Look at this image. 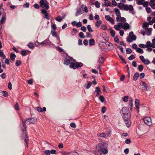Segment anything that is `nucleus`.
<instances>
[{"label": "nucleus", "mask_w": 155, "mask_h": 155, "mask_svg": "<svg viewBox=\"0 0 155 155\" xmlns=\"http://www.w3.org/2000/svg\"><path fill=\"white\" fill-rule=\"evenodd\" d=\"M125 124L127 127H130L131 124V114L121 115Z\"/></svg>", "instance_id": "nucleus-1"}, {"label": "nucleus", "mask_w": 155, "mask_h": 155, "mask_svg": "<svg viewBox=\"0 0 155 155\" xmlns=\"http://www.w3.org/2000/svg\"><path fill=\"white\" fill-rule=\"evenodd\" d=\"M118 7L120 9H122V8H123L124 9L125 11L129 10L132 11L134 10V8L132 5H124L121 3H119L117 5Z\"/></svg>", "instance_id": "nucleus-2"}, {"label": "nucleus", "mask_w": 155, "mask_h": 155, "mask_svg": "<svg viewBox=\"0 0 155 155\" xmlns=\"http://www.w3.org/2000/svg\"><path fill=\"white\" fill-rule=\"evenodd\" d=\"M83 65V63L81 62H76L75 63L71 62L69 65V67L70 68H72L73 69L75 70L82 67Z\"/></svg>", "instance_id": "nucleus-3"}, {"label": "nucleus", "mask_w": 155, "mask_h": 155, "mask_svg": "<svg viewBox=\"0 0 155 155\" xmlns=\"http://www.w3.org/2000/svg\"><path fill=\"white\" fill-rule=\"evenodd\" d=\"M129 36L127 38V41L129 43L131 42L133 40L135 41L136 39V36L134 34L133 31H130L129 33Z\"/></svg>", "instance_id": "nucleus-4"}, {"label": "nucleus", "mask_w": 155, "mask_h": 155, "mask_svg": "<svg viewBox=\"0 0 155 155\" xmlns=\"http://www.w3.org/2000/svg\"><path fill=\"white\" fill-rule=\"evenodd\" d=\"M22 133L21 134V137L22 139H25L24 141L26 143V145L27 147H28V137L27 134V131H21Z\"/></svg>", "instance_id": "nucleus-5"}, {"label": "nucleus", "mask_w": 155, "mask_h": 155, "mask_svg": "<svg viewBox=\"0 0 155 155\" xmlns=\"http://www.w3.org/2000/svg\"><path fill=\"white\" fill-rule=\"evenodd\" d=\"M39 3L40 6L42 8H45L47 10L49 8V3L47 1L45 2L43 0L40 1Z\"/></svg>", "instance_id": "nucleus-6"}, {"label": "nucleus", "mask_w": 155, "mask_h": 155, "mask_svg": "<svg viewBox=\"0 0 155 155\" xmlns=\"http://www.w3.org/2000/svg\"><path fill=\"white\" fill-rule=\"evenodd\" d=\"M120 113L121 115L130 114L129 108L127 107H124L122 108L120 110Z\"/></svg>", "instance_id": "nucleus-7"}, {"label": "nucleus", "mask_w": 155, "mask_h": 155, "mask_svg": "<svg viewBox=\"0 0 155 155\" xmlns=\"http://www.w3.org/2000/svg\"><path fill=\"white\" fill-rule=\"evenodd\" d=\"M25 123L24 119L22 120V123L20 124V127L21 131H27V126Z\"/></svg>", "instance_id": "nucleus-8"}, {"label": "nucleus", "mask_w": 155, "mask_h": 155, "mask_svg": "<svg viewBox=\"0 0 155 155\" xmlns=\"http://www.w3.org/2000/svg\"><path fill=\"white\" fill-rule=\"evenodd\" d=\"M111 130L109 129L108 131L107 132V133H101L99 134H97V136L98 137L106 138L107 137L109 136V135L110 134V133H111Z\"/></svg>", "instance_id": "nucleus-9"}, {"label": "nucleus", "mask_w": 155, "mask_h": 155, "mask_svg": "<svg viewBox=\"0 0 155 155\" xmlns=\"http://www.w3.org/2000/svg\"><path fill=\"white\" fill-rule=\"evenodd\" d=\"M25 121L27 122L29 124H34L37 121V119L35 117L27 118Z\"/></svg>", "instance_id": "nucleus-10"}, {"label": "nucleus", "mask_w": 155, "mask_h": 155, "mask_svg": "<svg viewBox=\"0 0 155 155\" xmlns=\"http://www.w3.org/2000/svg\"><path fill=\"white\" fill-rule=\"evenodd\" d=\"M147 84L143 81H142L141 83L138 86V87L140 89L146 91H147Z\"/></svg>", "instance_id": "nucleus-11"}, {"label": "nucleus", "mask_w": 155, "mask_h": 155, "mask_svg": "<svg viewBox=\"0 0 155 155\" xmlns=\"http://www.w3.org/2000/svg\"><path fill=\"white\" fill-rule=\"evenodd\" d=\"M143 120L144 123L148 126L151 124V119L150 117H146L143 118Z\"/></svg>", "instance_id": "nucleus-12"}, {"label": "nucleus", "mask_w": 155, "mask_h": 155, "mask_svg": "<svg viewBox=\"0 0 155 155\" xmlns=\"http://www.w3.org/2000/svg\"><path fill=\"white\" fill-rule=\"evenodd\" d=\"M114 10V11L115 12L116 15L117 16L116 17L117 21L118 22L120 21V20H119V17L120 16L121 14L120 11L119 9L117 8H115Z\"/></svg>", "instance_id": "nucleus-13"}, {"label": "nucleus", "mask_w": 155, "mask_h": 155, "mask_svg": "<svg viewBox=\"0 0 155 155\" xmlns=\"http://www.w3.org/2000/svg\"><path fill=\"white\" fill-rule=\"evenodd\" d=\"M105 145V143H100L98 145L97 147V150L99 151L102 150L104 149Z\"/></svg>", "instance_id": "nucleus-14"}, {"label": "nucleus", "mask_w": 155, "mask_h": 155, "mask_svg": "<svg viewBox=\"0 0 155 155\" xmlns=\"http://www.w3.org/2000/svg\"><path fill=\"white\" fill-rule=\"evenodd\" d=\"M41 13L44 14L45 16L44 18H46L47 20H49L50 19L49 17V14L47 11L44 9H43L41 11Z\"/></svg>", "instance_id": "nucleus-15"}, {"label": "nucleus", "mask_w": 155, "mask_h": 155, "mask_svg": "<svg viewBox=\"0 0 155 155\" xmlns=\"http://www.w3.org/2000/svg\"><path fill=\"white\" fill-rule=\"evenodd\" d=\"M84 12L83 11V8L82 7L77 8V11L75 14L76 16H77L79 15L82 14Z\"/></svg>", "instance_id": "nucleus-16"}, {"label": "nucleus", "mask_w": 155, "mask_h": 155, "mask_svg": "<svg viewBox=\"0 0 155 155\" xmlns=\"http://www.w3.org/2000/svg\"><path fill=\"white\" fill-rule=\"evenodd\" d=\"M105 17L106 20L109 21L113 24H114V19L111 18L109 15H106L105 16Z\"/></svg>", "instance_id": "nucleus-17"}, {"label": "nucleus", "mask_w": 155, "mask_h": 155, "mask_svg": "<svg viewBox=\"0 0 155 155\" xmlns=\"http://www.w3.org/2000/svg\"><path fill=\"white\" fill-rule=\"evenodd\" d=\"M121 26V28L125 30L129 29L130 28V25L127 22L124 23L123 25L122 24Z\"/></svg>", "instance_id": "nucleus-18"}, {"label": "nucleus", "mask_w": 155, "mask_h": 155, "mask_svg": "<svg viewBox=\"0 0 155 155\" xmlns=\"http://www.w3.org/2000/svg\"><path fill=\"white\" fill-rule=\"evenodd\" d=\"M71 60L68 58H67V57H66V58L64 59V64L66 65H68L69 64H70Z\"/></svg>", "instance_id": "nucleus-19"}, {"label": "nucleus", "mask_w": 155, "mask_h": 155, "mask_svg": "<svg viewBox=\"0 0 155 155\" xmlns=\"http://www.w3.org/2000/svg\"><path fill=\"white\" fill-rule=\"evenodd\" d=\"M10 55L11 60L13 61H14L16 57V55L13 52L11 53Z\"/></svg>", "instance_id": "nucleus-20"}, {"label": "nucleus", "mask_w": 155, "mask_h": 155, "mask_svg": "<svg viewBox=\"0 0 155 155\" xmlns=\"http://www.w3.org/2000/svg\"><path fill=\"white\" fill-rule=\"evenodd\" d=\"M122 24L121 23H119L118 25H116L114 26V28L117 31H119L121 27V25Z\"/></svg>", "instance_id": "nucleus-21"}, {"label": "nucleus", "mask_w": 155, "mask_h": 155, "mask_svg": "<svg viewBox=\"0 0 155 155\" xmlns=\"http://www.w3.org/2000/svg\"><path fill=\"white\" fill-rule=\"evenodd\" d=\"M95 89L94 93H96V96H97L100 94L99 93L101 92V90L98 87H96Z\"/></svg>", "instance_id": "nucleus-22"}, {"label": "nucleus", "mask_w": 155, "mask_h": 155, "mask_svg": "<svg viewBox=\"0 0 155 155\" xmlns=\"http://www.w3.org/2000/svg\"><path fill=\"white\" fill-rule=\"evenodd\" d=\"M49 41V40L48 38L45 39L42 42V46H46L47 45H49V43L48 42Z\"/></svg>", "instance_id": "nucleus-23"}, {"label": "nucleus", "mask_w": 155, "mask_h": 155, "mask_svg": "<svg viewBox=\"0 0 155 155\" xmlns=\"http://www.w3.org/2000/svg\"><path fill=\"white\" fill-rule=\"evenodd\" d=\"M89 45L90 46L95 45V40L94 39L91 38L89 41Z\"/></svg>", "instance_id": "nucleus-24"}, {"label": "nucleus", "mask_w": 155, "mask_h": 155, "mask_svg": "<svg viewBox=\"0 0 155 155\" xmlns=\"http://www.w3.org/2000/svg\"><path fill=\"white\" fill-rule=\"evenodd\" d=\"M139 77V74L138 72H136L135 73L133 78V80L134 81H136Z\"/></svg>", "instance_id": "nucleus-25"}, {"label": "nucleus", "mask_w": 155, "mask_h": 155, "mask_svg": "<svg viewBox=\"0 0 155 155\" xmlns=\"http://www.w3.org/2000/svg\"><path fill=\"white\" fill-rule=\"evenodd\" d=\"M129 101V104L128 106L130 110H131L132 109V107L133 106V100L132 99H130Z\"/></svg>", "instance_id": "nucleus-26"}, {"label": "nucleus", "mask_w": 155, "mask_h": 155, "mask_svg": "<svg viewBox=\"0 0 155 155\" xmlns=\"http://www.w3.org/2000/svg\"><path fill=\"white\" fill-rule=\"evenodd\" d=\"M147 30L146 31V34L147 36H149L151 34V31H152V29L151 28H147Z\"/></svg>", "instance_id": "nucleus-27"}, {"label": "nucleus", "mask_w": 155, "mask_h": 155, "mask_svg": "<svg viewBox=\"0 0 155 155\" xmlns=\"http://www.w3.org/2000/svg\"><path fill=\"white\" fill-rule=\"evenodd\" d=\"M148 23L147 22H145L143 23L142 28L144 29L145 30H146L148 28Z\"/></svg>", "instance_id": "nucleus-28"}, {"label": "nucleus", "mask_w": 155, "mask_h": 155, "mask_svg": "<svg viewBox=\"0 0 155 155\" xmlns=\"http://www.w3.org/2000/svg\"><path fill=\"white\" fill-rule=\"evenodd\" d=\"M102 21L101 20H99L97 21L95 23V26L97 28H99L101 25L102 24Z\"/></svg>", "instance_id": "nucleus-29"}, {"label": "nucleus", "mask_w": 155, "mask_h": 155, "mask_svg": "<svg viewBox=\"0 0 155 155\" xmlns=\"http://www.w3.org/2000/svg\"><path fill=\"white\" fill-rule=\"evenodd\" d=\"M99 99L102 102H105V99L104 97L102 95H100L99 97Z\"/></svg>", "instance_id": "nucleus-30"}, {"label": "nucleus", "mask_w": 155, "mask_h": 155, "mask_svg": "<svg viewBox=\"0 0 155 155\" xmlns=\"http://www.w3.org/2000/svg\"><path fill=\"white\" fill-rule=\"evenodd\" d=\"M62 154V155H74V154L72 153H69L67 152H60Z\"/></svg>", "instance_id": "nucleus-31"}, {"label": "nucleus", "mask_w": 155, "mask_h": 155, "mask_svg": "<svg viewBox=\"0 0 155 155\" xmlns=\"http://www.w3.org/2000/svg\"><path fill=\"white\" fill-rule=\"evenodd\" d=\"M28 46L31 49H33L34 48V44L31 42H29L28 44Z\"/></svg>", "instance_id": "nucleus-32"}, {"label": "nucleus", "mask_w": 155, "mask_h": 155, "mask_svg": "<svg viewBox=\"0 0 155 155\" xmlns=\"http://www.w3.org/2000/svg\"><path fill=\"white\" fill-rule=\"evenodd\" d=\"M136 51L141 54H142L143 53V49L140 48H137L136 50Z\"/></svg>", "instance_id": "nucleus-33"}, {"label": "nucleus", "mask_w": 155, "mask_h": 155, "mask_svg": "<svg viewBox=\"0 0 155 155\" xmlns=\"http://www.w3.org/2000/svg\"><path fill=\"white\" fill-rule=\"evenodd\" d=\"M104 42H101L99 44V46L101 48V49L102 51L104 50Z\"/></svg>", "instance_id": "nucleus-34"}, {"label": "nucleus", "mask_w": 155, "mask_h": 155, "mask_svg": "<svg viewBox=\"0 0 155 155\" xmlns=\"http://www.w3.org/2000/svg\"><path fill=\"white\" fill-rule=\"evenodd\" d=\"M143 69V66L142 64L139 65L138 66V69L139 71L140 72H141L142 71Z\"/></svg>", "instance_id": "nucleus-35"}, {"label": "nucleus", "mask_w": 155, "mask_h": 155, "mask_svg": "<svg viewBox=\"0 0 155 155\" xmlns=\"http://www.w3.org/2000/svg\"><path fill=\"white\" fill-rule=\"evenodd\" d=\"M2 95L5 97H8V94L7 92L5 91H2Z\"/></svg>", "instance_id": "nucleus-36"}, {"label": "nucleus", "mask_w": 155, "mask_h": 155, "mask_svg": "<svg viewBox=\"0 0 155 155\" xmlns=\"http://www.w3.org/2000/svg\"><path fill=\"white\" fill-rule=\"evenodd\" d=\"M119 20H120V21H121L122 22H125L126 20L125 18L123 17H121L120 16L119 17Z\"/></svg>", "instance_id": "nucleus-37"}, {"label": "nucleus", "mask_w": 155, "mask_h": 155, "mask_svg": "<svg viewBox=\"0 0 155 155\" xmlns=\"http://www.w3.org/2000/svg\"><path fill=\"white\" fill-rule=\"evenodd\" d=\"M104 58L103 57H100L98 60V62L100 64H102L104 61Z\"/></svg>", "instance_id": "nucleus-38"}, {"label": "nucleus", "mask_w": 155, "mask_h": 155, "mask_svg": "<svg viewBox=\"0 0 155 155\" xmlns=\"http://www.w3.org/2000/svg\"><path fill=\"white\" fill-rule=\"evenodd\" d=\"M100 152H102L104 154H106L108 153V150L107 149H104Z\"/></svg>", "instance_id": "nucleus-39"}, {"label": "nucleus", "mask_w": 155, "mask_h": 155, "mask_svg": "<svg viewBox=\"0 0 155 155\" xmlns=\"http://www.w3.org/2000/svg\"><path fill=\"white\" fill-rule=\"evenodd\" d=\"M144 0H139L137 2V4L138 5H143Z\"/></svg>", "instance_id": "nucleus-40"}, {"label": "nucleus", "mask_w": 155, "mask_h": 155, "mask_svg": "<svg viewBox=\"0 0 155 155\" xmlns=\"http://www.w3.org/2000/svg\"><path fill=\"white\" fill-rule=\"evenodd\" d=\"M110 33L111 35V36L113 37H114L115 35V33L114 31L112 29H111L110 31Z\"/></svg>", "instance_id": "nucleus-41"}, {"label": "nucleus", "mask_w": 155, "mask_h": 155, "mask_svg": "<svg viewBox=\"0 0 155 155\" xmlns=\"http://www.w3.org/2000/svg\"><path fill=\"white\" fill-rule=\"evenodd\" d=\"M51 34L54 37H56L57 35V34L55 31L52 30L51 31Z\"/></svg>", "instance_id": "nucleus-42"}, {"label": "nucleus", "mask_w": 155, "mask_h": 155, "mask_svg": "<svg viewBox=\"0 0 155 155\" xmlns=\"http://www.w3.org/2000/svg\"><path fill=\"white\" fill-rule=\"evenodd\" d=\"M143 62L146 65L149 64L150 63V61L148 59H145Z\"/></svg>", "instance_id": "nucleus-43"}, {"label": "nucleus", "mask_w": 155, "mask_h": 155, "mask_svg": "<svg viewBox=\"0 0 155 155\" xmlns=\"http://www.w3.org/2000/svg\"><path fill=\"white\" fill-rule=\"evenodd\" d=\"M111 4L110 2L109 1H107V2H104V5L105 6L108 7L110 6Z\"/></svg>", "instance_id": "nucleus-44"}, {"label": "nucleus", "mask_w": 155, "mask_h": 155, "mask_svg": "<svg viewBox=\"0 0 155 155\" xmlns=\"http://www.w3.org/2000/svg\"><path fill=\"white\" fill-rule=\"evenodd\" d=\"M95 5L97 8H99L100 7V4L99 2L96 1L95 2Z\"/></svg>", "instance_id": "nucleus-45"}, {"label": "nucleus", "mask_w": 155, "mask_h": 155, "mask_svg": "<svg viewBox=\"0 0 155 155\" xmlns=\"http://www.w3.org/2000/svg\"><path fill=\"white\" fill-rule=\"evenodd\" d=\"M118 55L121 61L124 63L125 64H126V62L125 60L123 58V57L119 54H118Z\"/></svg>", "instance_id": "nucleus-46"}, {"label": "nucleus", "mask_w": 155, "mask_h": 155, "mask_svg": "<svg viewBox=\"0 0 155 155\" xmlns=\"http://www.w3.org/2000/svg\"><path fill=\"white\" fill-rule=\"evenodd\" d=\"M149 5L150 6L155 5V0H150Z\"/></svg>", "instance_id": "nucleus-47"}, {"label": "nucleus", "mask_w": 155, "mask_h": 155, "mask_svg": "<svg viewBox=\"0 0 155 155\" xmlns=\"http://www.w3.org/2000/svg\"><path fill=\"white\" fill-rule=\"evenodd\" d=\"M87 29L88 31L90 32H92L93 31V30L91 28V25H88L87 27Z\"/></svg>", "instance_id": "nucleus-48"}, {"label": "nucleus", "mask_w": 155, "mask_h": 155, "mask_svg": "<svg viewBox=\"0 0 155 155\" xmlns=\"http://www.w3.org/2000/svg\"><path fill=\"white\" fill-rule=\"evenodd\" d=\"M21 64V61L20 60H17L15 63V66H19Z\"/></svg>", "instance_id": "nucleus-49"}, {"label": "nucleus", "mask_w": 155, "mask_h": 155, "mask_svg": "<svg viewBox=\"0 0 155 155\" xmlns=\"http://www.w3.org/2000/svg\"><path fill=\"white\" fill-rule=\"evenodd\" d=\"M6 20V18L5 16H3L0 21V24H3V23Z\"/></svg>", "instance_id": "nucleus-50"}, {"label": "nucleus", "mask_w": 155, "mask_h": 155, "mask_svg": "<svg viewBox=\"0 0 155 155\" xmlns=\"http://www.w3.org/2000/svg\"><path fill=\"white\" fill-rule=\"evenodd\" d=\"M14 107L16 110H19V106L18 103H16Z\"/></svg>", "instance_id": "nucleus-51"}, {"label": "nucleus", "mask_w": 155, "mask_h": 155, "mask_svg": "<svg viewBox=\"0 0 155 155\" xmlns=\"http://www.w3.org/2000/svg\"><path fill=\"white\" fill-rule=\"evenodd\" d=\"M126 52L127 54H130L132 52V50L130 48H127L126 49Z\"/></svg>", "instance_id": "nucleus-52"}, {"label": "nucleus", "mask_w": 155, "mask_h": 155, "mask_svg": "<svg viewBox=\"0 0 155 155\" xmlns=\"http://www.w3.org/2000/svg\"><path fill=\"white\" fill-rule=\"evenodd\" d=\"M143 5L144 7L147 8L148 7L147 6L149 5V2H148L145 1H144Z\"/></svg>", "instance_id": "nucleus-53"}, {"label": "nucleus", "mask_w": 155, "mask_h": 155, "mask_svg": "<svg viewBox=\"0 0 155 155\" xmlns=\"http://www.w3.org/2000/svg\"><path fill=\"white\" fill-rule=\"evenodd\" d=\"M77 32V31L76 29L73 28L71 32V34L72 35H74Z\"/></svg>", "instance_id": "nucleus-54"}, {"label": "nucleus", "mask_w": 155, "mask_h": 155, "mask_svg": "<svg viewBox=\"0 0 155 155\" xmlns=\"http://www.w3.org/2000/svg\"><path fill=\"white\" fill-rule=\"evenodd\" d=\"M79 36L81 38H84L85 37L84 36V33L82 32H81L79 33Z\"/></svg>", "instance_id": "nucleus-55"}, {"label": "nucleus", "mask_w": 155, "mask_h": 155, "mask_svg": "<svg viewBox=\"0 0 155 155\" xmlns=\"http://www.w3.org/2000/svg\"><path fill=\"white\" fill-rule=\"evenodd\" d=\"M151 45V42L150 41H147V45H146V48H148L150 47Z\"/></svg>", "instance_id": "nucleus-56"}, {"label": "nucleus", "mask_w": 155, "mask_h": 155, "mask_svg": "<svg viewBox=\"0 0 155 155\" xmlns=\"http://www.w3.org/2000/svg\"><path fill=\"white\" fill-rule=\"evenodd\" d=\"M21 54L23 56H25L27 54L26 51L23 50L21 51Z\"/></svg>", "instance_id": "nucleus-57"}, {"label": "nucleus", "mask_w": 155, "mask_h": 155, "mask_svg": "<svg viewBox=\"0 0 155 155\" xmlns=\"http://www.w3.org/2000/svg\"><path fill=\"white\" fill-rule=\"evenodd\" d=\"M146 11L148 13H150L151 12V10L149 7H147L146 8Z\"/></svg>", "instance_id": "nucleus-58"}, {"label": "nucleus", "mask_w": 155, "mask_h": 155, "mask_svg": "<svg viewBox=\"0 0 155 155\" xmlns=\"http://www.w3.org/2000/svg\"><path fill=\"white\" fill-rule=\"evenodd\" d=\"M140 79H142L145 76V74L144 73H141L139 74Z\"/></svg>", "instance_id": "nucleus-59"}, {"label": "nucleus", "mask_w": 155, "mask_h": 155, "mask_svg": "<svg viewBox=\"0 0 155 155\" xmlns=\"http://www.w3.org/2000/svg\"><path fill=\"white\" fill-rule=\"evenodd\" d=\"M70 126L71 127L74 128H75L76 127V124H75V123L73 122L71 123Z\"/></svg>", "instance_id": "nucleus-60"}, {"label": "nucleus", "mask_w": 155, "mask_h": 155, "mask_svg": "<svg viewBox=\"0 0 155 155\" xmlns=\"http://www.w3.org/2000/svg\"><path fill=\"white\" fill-rule=\"evenodd\" d=\"M62 19L60 16H58L56 18V21L60 22L61 21Z\"/></svg>", "instance_id": "nucleus-61"}, {"label": "nucleus", "mask_w": 155, "mask_h": 155, "mask_svg": "<svg viewBox=\"0 0 155 155\" xmlns=\"http://www.w3.org/2000/svg\"><path fill=\"white\" fill-rule=\"evenodd\" d=\"M135 58L134 56L133 55H131L130 56H129L128 58L130 60H132L134 59Z\"/></svg>", "instance_id": "nucleus-62"}, {"label": "nucleus", "mask_w": 155, "mask_h": 155, "mask_svg": "<svg viewBox=\"0 0 155 155\" xmlns=\"http://www.w3.org/2000/svg\"><path fill=\"white\" fill-rule=\"evenodd\" d=\"M86 37L87 38H91L92 37V34L88 32L86 33Z\"/></svg>", "instance_id": "nucleus-63"}, {"label": "nucleus", "mask_w": 155, "mask_h": 155, "mask_svg": "<svg viewBox=\"0 0 155 155\" xmlns=\"http://www.w3.org/2000/svg\"><path fill=\"white\" fill-rule=\"evenodd\" d=\"M128 97L127 96H126L124 97L123 98V101L124 102H127L128 101Z\"/></svg>", "instance_id": "nucleus-64"}]
</instances>
